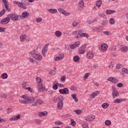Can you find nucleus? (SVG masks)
Listing matches in <instances>:
<instances>
[{"instance_id":"f257e3e1","label":"nucleus","mask_w":128,"mask_h":128,"mask_svg":"<svg viewBox=\"0 0 128 128\" xmlns=\"http://www.w3.org/2000/svg\"><path fill=\"white\" fill-rule=\"evenodd\" d=\"M7 18H8L9 22L10 20L16 22V20H20V18H22V16H20L15 15L14 14H8L7 16Z\"/></svg>"},{"instance_id":"f03ea898","label":"nucleus","mask_w":128,"mask_h":128,"mask_svg":"<svg viewBox=\"0 0 128 128\" xmlns=\"http://www.w3.org/2000/svg\"><path fill=\"white\" fill-rule=\"evenodd\" d=\"M112 96L113 98H118V96H120V94L118 93V91L116 90V86H112Z\"/></svg>"},{"instance_id":"7ed1b4c3","label":"nucleus","mask_w":128,"mask_h":128,"mask_svg":"<svg viewBox=\"0 0 128 128\" xmlns=\"http://www.w3.org/2000/svg\"><path fill=\"white\" fill-rule=\"evenodd\" d=\"M59 92L61 94H68V92H70V90L68 88H64V89L59 90Z\"/></svg>"},{"instance_id":"20e7f679","label":"nucleus","mask_w":128,"mask_h":128,"mask_svg":"<svg viewBox=\"0 0 128 128\" xmlns=\"http://www.w3.org/2000/svg\"><path fill=\"white\" fill-rule=\"evenodd\" d=\"M80 44V41H78L76 42H75L74 44H70V48H72V50H74L75 48H78Z\"/></svg>"},{"instance_id":"39448f33","label":"nucleus","mask_w":128,"mask_h":128,"mask_svg":"<svg viewBox=\"0 0 128 128\" xmlns=\"http://www.w3.org/2000/svg\"><path fill=\"white\" fill-rule=\"evenodd\" d=\"M32 56L35 58V60H42V56L40 54L34 53L32 54Z\"/></svg>"},{"instance_id":"423d86ee","label":"nucleus","mask_w":128,"mask_h":128,"mask_svg":"<svg viewBox=\"0 0 128 128\" xmlns=\"http://www.w3.org/2000/svg\"><path fill=\"white\" fill-rule=\"evenodd\" d=\"M58 12H62V14H64V16H70V12H66V11L64 10V8H58Z\"/></svg>"},{"instance_id":"0eeeda50","label":"nucleus","mask_w":128,"mask_h":128,"mask_svg":"<svg viewBox=\"0 0 128 128\" xmlns=\"http://www.w3.org/2000/svg\"><path fill=\"white\" fill-rule=\"evenodd\" d=\"M107 80L113 82L114 84H118V80L114 77L108 78Z\"/></svg>"},{"instance_id":"6e6552de","label":"nucleus","mask_w":128,"mask_h":128,"mask_svg":"<svg viewBox=\"0 0 128 128\" xmlns=\"http://www.w3.org/2000/svg\"><path fill=\"white\" fill-rule=\"evenodd\" d=\"M64 54H60L58 56L54 58V60L58 62V60H62L64 58Z\"/></svg>"},{"instance_id":"1a4fd4ad","label":"nucleus","mask_w":128,"mask_h":128,"mask_svg":"<svg viewBox=\"0 0 128 128\" xmlns=\"http://www.w3.org/2000/svg\"><path fill=\"white\" fill-rule=\"evenodd\" d=\"M34 100H36V98L32 96L28 97L26 100L27 104H32Z\"/></svg>"},{"instance_id":"9d476101","label":"nucleus","mask_w":128,"mask_h":128,"mask_svg":"<svg viewBox=\"0 0 128 128\" xmlns=\"http://www.w3.org/2000/svg\"><path fill=\"white\" fill-rule=\"evenodd\" d=\"M8 22H10V21L8 17L4 18L0 22V24H8Z\"/></svg>"},{"instance_id":"9b49d317","label":"nucleus","mask_w":128,"mask_h":128,"mask_svg":"<svg viewBox=\"0 0 128 128\" xmlns=\"http://www.w3.org/2000/svg\"><path fill=\"white\" fill-rule=\"evenodd\" d=\"M126 99L116 98L113 101V102L114 104H120V102H126Z\"/></svg>"},{"instance_id":"f8f14e48","label":"nucleus","mask_w":128,"mask_h":128,"mask_svg":"<svg viewBox=\"0 0 128 128\" xmlns=\"http://www.w3.org/2000/svg\"><path fill=\"white\" fill-rule=\"evenodd\" d=\"M72 34L74 38H82V34H80V33L72 32Z\"/></svg>"},{"instance_id":"ddd939ff","label":"nucleus","mask_w":128,"mask_h":128,"mask_svg":"<svg viewBox=\"0 0 128 128\" xmlns=\"http://www.w3.org/2000/svg\"><path fill=\"white\" fill-rule=\"evenodd\" d=\"M28 16H30V13L26 11H24L22 12V16H20L22 18H26Z\"/></svg>"},{"instance_id":"4468645a","label":"nucleus","mask_w":128,"mask_h":128,"mask_svg":"<svg viewBox=\"0 0 128 128\" xmlns=\"http://www.w3.org/2000/svg\"><path fill=\"white\" fill-rule=\"evenodd\" d=\"M78 8H82L84 6V0H80L79 1V2L78 4Z\"/></svg>"},{"instance_id":"2eb2a0df","label":"nucleus","mask_w":128,"mask_h":128,"mask_svg":"<svg viewBox=\"0 0 128 128\" xmlns=\"http://www.w3.org/2000/svg\"><path fill=\"white\" fill-rule=\"evenodd\" d=\"M62 106H64V102L62 100L59 101L57 104L58 108V110H62Z\"/></svg>"},{"instance_id":"dca6fc26","label":"nucleus","mask_w":128,"mask_h":128,"mask_svg":"<svg viewBox=\"0 0 128 128\" xmlns=\"http://www.w3.org/2000/svg\"><path fill=\"white\" fill-rule=\"evenodd\" d=\"M94 55L92 52H88L86 54V57L89 58V60H92L94 58Z\"/></svg>"},{"instance_id":"f3484780","label":"nucleus","mask_w":128,"mask_h":128,"mask_svg":"<svg viewBox=\"0 0 128 128\" xmlns=\"http://www.w3.org/2000/svg\"><path fill=\"white\" fill-rule=\"evenodd\" d=\"M2 2H4V6L8 12H10V8H8V2L6 0H2Z\"/></svg>"},{"instance_id":"a211bd4d","label":"nucleus","mask_w":128,"mask_h":128,"mask_svg":"<svg viewBox=\"0 0 128 128\" xmlns=\"http://www.w3.org/2000/svg\"><path fill=\"white\" fill-rule=\"evenodd\" d=\"M108 46V44H101V50H106Z\"/></svg>"},{"instance_id":"6ab92c4d","label":"nucleus","mask_w":128,"mask_h":128,"mask_svg":"<svg viewBox=\"0 0 128 128\" xmlns=\"http://www.w3.org/2000/svg\"><path fill=\"white\" fill-rule=\"evenodd\" d=\"M102 27L93 28V32H102Z\"/></svg>"},{"instance_id":"aec40b11","label":"nucleus","mask_w":128,"mask_h":128,"mask_svg":"<svg viewBox=\"0 0 128 128\" xmlns=\"http://www.w3.org/2000/svg\"><path fill=\"white\" fill-rule=\"evenodd\" d=\"M48 12H50V14H58V10L56 8H50L48 10Z\"/></svg>"},{"instance_id":"412c9836","label":"nucleus","mask_w":128,"mask_h":128,"mask_svg":"<svg viewBox=\"0 0 128 128\" xmlns=\"http://www.w3.org/2000/svg\"><path fill=\"white\" fill-rule=\"evenodd\" d=\"M38 116L41 118L42 116H48V112H40L38 113Z\"/></svg>"},{"instance_id":"4be33fe9","label":"nucleus","mask_w":128,"mask_h":128,"mask_svg":"<svg viewBox=\"0 0 128 128\" xmlns=\"http://www.w3.org/2000/svg\"><path fill=\"white\" fill-rule=\"evenodd\" d=\"M114 12H116V10H107L106 11V14H114Z\"/></svg>"},{"instance_id":"5701e85b","label":"nucleus","mask_w":128,"mask_h":128,"mask_svg":"<svg viewBox=\"0 0 128 128\" xmlns=\"http://www.w3.org/2000/svg\"><path fill=\"white\" fill-rule=\"evenodd\" d=\"M102 4V2L100 0H98L96 2V4L97 8H100Z\"/></svg>"},{"instance_id":"b1692460","label":"nucleus","mask_w":128,"mask_h":128,"mask_svg":"<svg viewBox=\"0 0 128 128\" xmlns=\"http://www.w3.org/2000/svg\"><path fill=\"white\" fill-rule=\"evenodd\" d=\"M98 94H100V91H96L94 92V93H93L92 95V97L91 98H94L96 96H98Z\"/></svg>"},{"instance_id":"393cba45","label":"nucleus","mask_w":128,"mask_h":128,"mask_svg":"<svg viewBox=\"0 0 128 128\" xmlns=\"http://www.w3.org/2000/svg\"><path fill=\"white\" fill-rule=\"evenodd\" d=\"M98 15L100 18H102L106 20V14L101 12H98Z\"/></svg>"},{"instance_id":"a878e982","label":"nucleus","mask_w":128,"mask_h":128,"mask_svg":"<svg viewBox=\"0 0 128 128\" xmlns=\"http://www.w3.org/2000/svg\"><path fill=\"white\" fill-rule=\"evenodd\" d=\"M122 52H128V47L126 46H124L121 48Z\"/></svg>"},{"instance_id":"bb28decb","label":"nucleus","mask_w":128,"mask_h":128,"mask_svg":"<svg viewBox=\"0 0 128 128\" xmlns=\"http://www.w3.org/2000/svg\"><path fill=\"white\" fill-rule=\"evenodd\" d=\"M128 74V68H123L122 71L120 72L121 74Z\"/></svg>"},{"instance_id":"cd10ccee","label":"nucleus","mask_w":128,"mask_h":128,"mask_svg":"<svg viewBox=\"0 0 128 128\" xmlns=\"http://www.w3.org/2000/svg\"><path fill=\"white\" fill-rule=\"evenodd\" d=\"M78 52L79 54H84L86 52V50H84V49H82V48H80L78 50Z\"/></svg>"},{"instance_id":"c85d7f7f","label":"nucleus","mask_w":128,"mask_h":128,"mask_svg":"<svg viewBox=\"0 0 128 128\" xmlns=\"http://www.w3.org/2000/svg\"><path fill=\"white\" fill-rule=\"evenodd\" d=\"M109 22L110 24H116V20L112 18H111L109 20Z\"/></svg>"},{"instance_id":"c756f323","label":"nucleus","mask_w":128,"mask_h":128,"mask_svg":"<svg viewBox=\"0 0 128 128\" xmlns=\"http://www.w3.org/2000/svg\"><path fill=\"white\" fill-rule=\"evenodd\" d=\"M110 106V104L108 103H104L102 104V108H108Z\"/></svg>"},{"instance_id":"7c9ffc66","label":"nucleus","mask_w":128,"mask_h":128,"mask_svg":"<svg viewBox=\"0 0 128 128\" xmlns=\"http://www.w3.org/2000/svg\"><path fill=\"white\" fill-rule=\"evenodd\" d=\"M72 98L74 99V102H78V99L76 98V94H72Z\"/></svg>"},{"instance_id":"2f4dec72","label":"nucleus","mask_w":128,"mask_h":128,"mask_svg":"<svg viewBox=\"0 0 128 128\" xmlns=\"http://www.w3.org/2000/svg\"><path fill=\"white\" fill-rule=\"evenodd\" d=\"M25 90H28L31 94H34V90L30 87L26 88Z\"/></svg>"},{"instance_id":"473e14b6","label":"nucleus","mask_w":128,"mask_h":128,"mask_svg":"<svg viewBox=\"0 0 128 128\" xmlns=\"http://www.w3.org/2000/svg\"><path fill=\"white\" fill-rule=\"evenodd\" d=\"M78 22L76 20H74L72 22V26L74 28H76V26H78Z\"/></svg>"},{"instance_id":"72a5a7b5","label":"nucleus","mask_w":128,"mask_h":128,"mask_svg":"<svg viewBox=\"0 0 128 128\" xmlns=\"http://www.w3.org/2000/svg\"><path fill=\"white\" fill-rule=\"evenodd\" d=\"M56 100H60V102L62 100V102L64 100V96L62 95L59 96L58 98H56Z\"/></svg>"},{"instance_id":"f704fd0d","label":"nucleus","mask_w":128,"mask_h":128,"mask_svg":"<svg viewBox=\"0 0 128 128\" xmlns=\"http://www.w3.org/2000/svg\"><path fill=\"white\" fill-rule=\"evenodd\" d=\"M73 60L75 62H78L80 60V56H74Z\"/></svg>"},{"instance_id":"c9c22d12","label":"nucleus","mask_w":128,"mask_h":128,"mask_svg":"<svg viewBox=\"0 0 128 128\" xmlns=\"http://www.w3.org/2000/svg\"><path fill=\"white\" fill-rule=\"evenodd\" d=\"M74 112H76V114H82V110L80 109L74 110Z\"/></svg>"},{"instance_id":"e433bc0d","label":"nucleus","mask_w":128,"mask_h":128,"mask_svg":"<svg viewBox=\"0 0 128 128\" xmlns=\"http://www.w3.org/2000/svg\"><path fill=\"white\" fill-rule=\"evenodd\" d=\"M80 34H81V38H84L85 37V38H88V34H86V33H84V32H81L80 33Z\"/></svg>"},{"instance_id":"4c0bfd02","label":"nucleus","mask_w":128,"mask_h":128,"mask_svg":"<svg viewBox=\"0 0 128 128\" xmlns=\"http://www.w3.org/2000/svg\"><path fill=\"white\" fill-rule=\"evenodd\" d=\"M70 122L72 126H76V121H74V120L71 119Z\"/></svg>"},{"instance_id":"58836bf2","label":"nucleus","mask_w":128,"mask_h":128,"mask_svg":"<svg viewBox=\"0 0 128 128\" xmlns=\"http://www.w3.org/2000/svg\"><path fill=\"white\" fill-rule=\"evenodd\" d=\"M14 4H17V6L20 7L22 5V3L20 2H18V1H14Z\"/></svg>"},{"instance_id":"ea45409f","label":"nucleus","mask_w":128,"mask_h":128,"mask_svg":"<svg viewBox=\"0 0 128 128\" xmlns=\"http://www.w3.org/2000/svg\"><path fill=\"white\" fill-rule=\"evenodd\" d=\"M14 4H17V6L20 7L22 5V3L20 2H18V1H14Z\"/></svg>"},{"instance_id":"a19ab883","label":"nucleus","mask_w":128,"mask_h":128,"mask_svg":"<svg viewBox=\"0 0 128 128\" xmlns=\"http://www.w3.org/2000/svg\"><path fill=\"white\" fill-rule=\"evenodd\" d=\"M42 84H38V90H40V92H42Z\"/></svg>"},{"instance_id":"79ce46f5","label":"nucleus","mask_w":128,"mask_h":128,"mask_svg":"<svg viewBox=\"0 0 128 128\" xmlns=\"http://www.w3.org/2000/svg\"><path fill=\"white\" fill-rule=\"evenodd\" d=\"M105 124L106 126H110V124H112V122L110 120H106L105 121Z\"/></svg>"},{"instance_id":"37998d69","label":"nucleus","mask_w":128,"mask_h":128,"mask_svg":"<svg viewBox=\"0 0 128 128\" xmlns=\"http://www.w3.org/2000/svg\"><path fill=\"white\" fill-rule=\"evenodd\" d=\"M108 21L106 20H104L101 23L102 26H106V24H108Z\"/></svg>"},{"instance_id":"c03bdc74","label":"nucleus","mask_w":128,"mask_h":128,"mask_svg":"<svg viewBox=\"0 0 128 128\" xmlns=\"http://www.w3.org/2000/svg\"><path fill=\"white\" fill-rule=\"evenodd\" d=\"M86 120H88V122H92V118H90V116H86L84 118Z\"/></svg>"},{"instance_id":"a18cd8bd","label":"nucleus","mask_w":128,"mask_h":128,"mask_svg":"<svg viewBox=\"0 0 128 128\" xmlns=\"http://www.w3.org/2000/svg\"><path fill=\"white\" fill-rule=\"evenodd\" d=\"M20 118V115L18 114L16 116H14V120H18Z\"/></svg>"},{"instance_id":"49530a36","label":"nucleus","mask_w":128,"mask_h":128,"mask_svg":"<svg viewBox=\"0 0 128 128\" xmlns=\"http://www.w3.org/2000/svg\"><path fill=\"white\" fill-rule=\"evenodd\" d=\"M47 50H46V48H44H44H42V56H46V52Z\"/></svg>"},{"instance_id":"de8ad7c7","label":"nucleus","mask_w":128,"mask_h":128,"mask_svg":"<svg viewBox=\"0 0 128 128\" xmlns=\"http://www.w3.org/2000/svg\"><path fill=\"white\" fill-rule=\"evenodd\" d=\"M53 85H54L52 86L53 90H56L58 88V85H57L56 84H53Z\"/></svg>"},{"instance_id":"09e8293b","label":"nucleus","mask_w":128,"mask_h":128,"mask_svg":"<svg viewBox=\"0 0 128 128\" xmlns=\"http://www.w3.org/2000/svg\"><path fill=\"white\" fill-rule=\"evenodd\" d=\"M2 78L4 80H6V78H8V74L6 73H4L2 74Z\"/></svg>"},{"instance_id":"8fccbe9b","label":"nucleus","mask_w":128,"mask_h":128,"mask_svg":"<svg viewBox=\"0 0 128 128\" xmlns=\"http://www.w3.org/2000/svg\"><path fill=\"white\" fill-rule=\"evenodd\" d=\"M36 80L38 84H40V82H42V79L40 77H37L36 78Z\"/></svg>"},{"instance_id":"3c124183","label":"nucleus","mask_w":128,"mask_h":128,"mask_svg":"<svg viewBox=\"0 0 128 128\" xmlns=\"http://www.w3.org/2000/svg\"><path fill=\"white\" fill-rule=\"evenodd\" d=\"M20 38L21 42H24V40H26V36L22 35L20 36Z\"/></svg>"},{"instance_id":"603ef678","label":"nucleus","mask_w":128,"mask_h":128,"mask_svg":"<svg viewBox=\"0 0 128 128\" xmlns=\"http://www.w3.org/2000/svg\"><path fill=\"white\" fill-rule=\"evenodd\" d=\"M116 68L118 70H120V68H122V65L120 64H117Z\"/></svg>"},{"instance_id":"864d4df0","label":"nucleus","mask_w":128,"mask_h":128,"mask_svg":"<svg viewBox=\"0 0 128 128\" xmlns=\"http://www.w3.org/2000/svg\"><path fill=\"white\" fill-rule=\"evenodd\" d=\"M90 72L86 73L84 78H86H86H88V76H90Z\"/></svg>"},{"instance_id":"5fc2aeb1","label":"nucleus","mask_w":128,"mask_h":128,"mask_svg":"<svg viewBox=\"0 0 128 128\" xmlns=\"http://www.w3.org/2000/svg\"><path fill=\"white\" fill-rule=\"evenodd\" d=\"M36 102H38V104H44V101H42V100H40V99L36 100Z\"/></svg>"},{"instance_id":"6e6d98bb","label":"nucleus","mask_w":128,"mask_h":128,"mask_svg":"<svg viewBox=\"0 0 128 128\" xmlns=\"http://www.w3.org/2000/svg\"><path fill=\"white\" fill-rule=\"evenodd\" d=\"M62 124V122H60L59 120L55 122V124H56V126H60V124Z\"/></svg>"},{"instance_id":"4d7b16f0","label":"nucleus","mask_w":128,"mask_h":128,"mask_svg":"<svg viewBox=\"0 0 128 128\" xmlns=\"http://www.w3.org/2000/svg\"><path fill=\"white\" fill-rule=\"evenodd\" d=\"M66 76H62L60 78V80L62 82H64L66 80Z\"/></svg>"},{"instance_id":"13d9d810","label":"nucleus","mask_w":128,"mask_h":128,"mask_svg":"<svg viewBox=\"0 0 128 128\" xmlns=\"http://www.w3.org/2000/svg\"><path fill=\"white\" fill-rule=\"evenodd\" d=\"M4 12H6V10L4 9H3L0 12V17L2 16H4Z\"/></svg>"},{"instance_id":"bf43d9fd","label":"nucleus","mask_w":128,"mask_h":128,"mask_svg":"<svg viewBox=\"0 0 128 128\" xmlns=\"http://www.w3.org/2000/svg\"><path fill=\"white\" fill-rule=\"evenodd\" d=\"M20 98H24L26 100L28 97L26 95H23L20 96Z\"/></svg>"},{"instance_id":"052dcab7","label":"nucleus","mask_w":128,"mask_h":128,"mask_svg":"<svg viewBox=\"0 0 128 128\" xmlns=\"http://www.w3.org/2000/svg\"><path fill=\"white\" fill-rule=\"evenodd\" d=\"M117 86L118 88H122L124 86V84H122V83H118L117 84Z\"/></svg>"},{"instance_id":"680f3d73","label":"nucleus","mask_w":128,"mask_h":128,"mask_svg":"<svg viewBox=\"0 0 128 128\" xmlns=\"http://www.w3.org/2000/svg\"><path fill=\"white\" fill-rule=\"evenodd\" d=\"M87 24H94V21L92 20H88L86 22Z\"/></svg>"},{"instance_id":"e2e57ef3","label":"nucleus","mask_w":128,"mask_h":128,"mask_svg":"<svg viewBox=\"0 0 128 128\" xmlns=\"http://www.w3.org/2000/svg\"><path fill=\"white\" fill-rule=\"evenodd\" d=\"M20 102L21 104H28L26 102V100H20Z\"/></svg>"},{"instance_id":"0e129e2a","label":"nucleus","mask_w":128,"mask_h":128,"mask_svg":"<svg viewBox=\"0 0 128 128\" xmlns=\"http://www.w3.org/2000/svg\"><path fill=\"white\" fill-rule=\"evenodd\" d=\"M7 114H10L12 112V109L10 108H8L6 110Z\"/></svg>"},{"instance_id":"69168bd1","label":"nucleus","mask_w":128,"mask_h":128,"mask_svg":"<svg viewBox=\"0 0 128 128\" xmlns=\"http://www.w3.org/2000/svg\"><path fill=\"white\" fill-rule=\"evenodd\" d=\"M42 18H38L36 19V22H42Z\"/></svg>"},{"instance_id":"338daca9","label":"nucleus","mask_w":128,"mask_h":128,"mask_svg":"<svg viewBox=\"0 0 128 128\" xmlns=\"http://www.w3.org/2000/svg\"><path fill=\"white\" fill-rule=\"evenodd\" d=\"M56 36L60 37L62 36V32H55Z\"/></svg>"},{"instance_id":"774afa93","label":"nucleus","mask_w":128,"mask_h":128,"mask_svg":"<svg viewBox=\"0 0 128 128\" xmlns=\"http://www.w3.org/2000/svg\"><path fill=\"white\" fill-rule=\"evenodd\" d=\"M82 126L83 128H88V124H84L82 125Z\"/></svg>"}]
</instances>
